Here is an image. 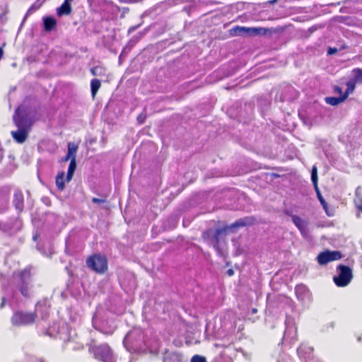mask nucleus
I'll use <instances>...</instances> for the list:
<instances>
[{
  "mask_svg": "<svg viewBox=\"0 0 362 362\" xmlns=\"http://www.w3.org/2000/svg\"><path fill=\"white\" fill-rule=\"evenodd\" d=\"M292 221L300 231L303 237H307L308 235V223L306 221L302 219L299 216H293Z\"/></svg>",
  "mask_w": 362,
  "mask_h": 362,
  "instance_id": "ddd939ff",
  "label": "nucleus"
},
{
  "mask_svg": "<svg viewBox=\"0 0 362 362\" xmlns=\"http://www.w3.org/2000/svg\"><path fill=\"white\" fill-rule=\"evenodd\" d=\"M89 351L95 359L101 362H120L106 344L90 346Z\"/></svg>",
  "mask_w": 362,
  "mask_h": 362,
  "instance_id": "f03ea898",
  "label": "nucleus"
},
{
  "mask_svg": "<svg viewBox=\"0 0 362 362\" xmlns=\"http://www.w3.org/2000/svg\"><path fill=\"white\" fill-rule=\"evenodd\" d=\"M36 238H37V236H34V237H33V239H34V240H36Z\"/></svg>",
  "mask_w": 362,
  "mask_h": 362,
  "instance_id": "58836bf2",
  "label": "nucleus"
},
{
  "mask_svg": "<svg viewBox=\"0 0 362 362\" xmlns=\"http://www.w3.org/2000/svg\"><path fill=\"white\" fill-rule=\"evenodd\" d=\"M102 71V68L100 67H94L91 69V73L93 75H99Z\"/></svg>",
  "mask_w": 362,
  "mask_h": 362,
  "instance_id": "c85d7f7f",
  "label": "nucleus"
},
{
  "mask_svg": "<svg viewBox=\"0 0 362 362\" xmlns=\"http://www.w3.org/2000/svg\"><path fill=\"white\" fill-rule=\"evenodd\" d=\"M105 321L103 318V312L101 309H98L93 317V325L96 329L105 334H111L113 329L107 330L105 328Z\"/></svg>",
  "mask_w": 362,
  "mask_h": 362,
  "instance_id": "1a4fd4ad",
  "label": "nucleus"
},
{
  "mask_svg": "<svg viewBox=\"0 0 362 362\" xmlns=\"http://www.w3.org/2000/svg\"><path fill=\"white\" fill-rule=\"evenodd\" d=\"M296 337V329L295 327H287L285 334L284 339L291 337L292 339H295Z\"/></svg>",
  "mask_w": 362,
  "mask_h": 362,
  "instance_id": "393cba45",
  "label": "nucleus"
},
{
  "mask_svg": "<svg viewBox=\"0 0 362 362\" xmlns=\"http://www.w3.org/2000/svg\"><path fill=\"white\" fill-rule=\"evenodd\" d=\"M39 309H40V305L37 306V309H36V312L37 313L39 311Z\"/></svg>",
  "mask_w": 362,
  "mask_h": 362,
  "instance_id": "4c0bfd02",
  "label": "nucleus"
},
{
  "mask_svg": "<svg viewBox=\"0 0 362 362\" xmlns=\"http://www.w3.org/2000/svg\"><path fill=\"white\" fill-rule=\"evenodd\" d=\"M69 160H70V158L67 155L62 159L63 161H68Z\"/></svg>",
  "mask_w": 362,
  "mask_h": 362,
  "instance_id": "f704fd0d",
  "label": "nucleus"
},
{
  "mask_svg": "<svg viewBox=\"0 0 362 362\" xmlns=\"http://www.w3.org/2000/svg\"><path fill=\"white\" fill-rule=\"evenodd\" d=\"M338 275L333 279L337 286L344 287L347 286L352 279V272L349 267L339 265L337 267Z\"/></svg>",
  "mask_w": 362,
  "mask_h": 362,
  "instance_id": "39448f33",
  "label": "nucleus"
},
{
  "mask_svg": "<svg viewBox=\"0 0 362 362\" xmlns=\"http://www.w3.org/2000/svg\"><path fill=\"white\" fill-rule=\"evenodd\" d=\"M311 180H312V181L315 185V187L317 190L318 199H319L320 203L322 204V205L323 206V208L325 209V210H326L327 204H326L325 201L324 200V199L322 198V195L320 194L318 189H317V167L316 166L313 167L312 173H311Z\"/></svg>",
  "mask_w": 362,
  "mask_h": 362,
  "instance_id": "4468645a",
  "label": "nucleus"
},
{
  "mask_svg": "<svg viewBox=\"0 0 362 362\" xmlns=\"http://www.w3.org/2000/svg\"><path fill=\"white\" fill-rule=\"evenodd\" d=\"M56 20L52 17L44 18V26L47 31L52 30L56 25Z\"/></svg>",
  "mask_w": 362,
  "mask_h": 362,
  "instance_id": "aec40b11",
  "label": "nucleus"
},
{
  "mask_svg": "<svg viewBox=\"0 0 362 362\" xmlns=\"http://www.w3.org/2000/svg\"><path fill=\"white\" fill-rule=\"evenodd\" d=\"M35 314L33 313L16 312L11 317V323L14 326H24L33 323Z\"/></svg>",
  "mask_w": 362,
  "mask_h": 362,
  "instance_id": "423d86ee",
  "label": "nucleus"
},
{
  "mask_svg": "<svg viewBox=\"0 0 362 362\" xmlns=\"http://www.w3.org/2000/svg\"><path fill=\"white\" fill-rule=\"evenodd\" d=\"M88 267L98 273H103L107 270V264L106 258L100 255H95L87 259Z\"/></svg>",
  "mask_w": 362,
  "mask_h": 362,
  "instance_id": "0eeeda50",
  "label": "nucleus"
},
{
  "mask_svg": "<svg viewBox=\"0 0 362 362\" xmlns=\"http://www.w3.org/2000/svg\"><path fill=\"white\" fill-rule=\"evenodd\" d=\"M334 90H335V92H337L339 94L342 93V89L340 87H338V86L335 87Z\"/></svg>",
  "mask_w": 362,
  "mask_h": 362,
  "instance_id": "473e14b6",
  "label": "nucleus"
},
{
  "mask_svg": "<svg viewBox=\"0 0 362 362\" xmlns=\"http://www.w3.org/2000/svg\"><path fill=\"white\" fill-rule=\"evenodd\" d=\"M138 119H139V120L141 119V117H138Z\"/></svg>",
  "mask_w": 362,
  "mask_h": 362,
  "instance_id": "a19ab883",
  "label": "nucleus"
},
{
  "mask_svg": "<svg viewBox=\"0 0 362 362\" xmlns=\"http://www.w3.org/2000/svg\"><path fill=\"white\" fill-rule=\"evenodd\" d=\"M138 119H139V120L141 119V117H138Z\"/></svg>",
  "mask_w": 362,
  "mask_h": 362,
  "instance_id": "79ce46f5",
  "label": "nucleus"
},
{
  "mask_svg": "<svg viewBox=\"0 0 362 362\" xmlns=\"http://www.w3.org/2000/svg\"><path fill=\"white\" fill-rule=\"evenodd\" d=\"M66 155L68 156V157L70 158L71 160H72L73 158L76 160V155L71 154L69 152H67Z\"/></svg>",
  "mask_w": 362,
  "mask_h": 362,
  "instance_id": "2f4dec72",
  "label": "nucleus"
},
{
  "mask_svg": "<svg viewBox=\"0 0 362 362\" xmlns=\"http://www.w3.org/2000/svg\"><path fill=\"white\" fill-rule=\"evenodd\" d=\"M346 100V96H344L343 95L339 97H329L326 98L325 100L327 103L331 105H337L342 102H344Z\"/></svg>",
  "mask_w": 362,
  "mask_h": 362,
  "instance_id": "412c9836",
  "label": "nucleus"
},
{
  "mask_svg": "<svg viewBox=\"0 0 362 362\" xmlns=\"http://www.w3.org/2000/svg\"><path fill=\"white\" fill-rule=\"evenodd\" d=\"M163 362H187L181 356L177 353L168 354L163 360Z\"/></svg>",
  "mask_w": 362,
  "mask_h": 362,
  "instance_id": "dca6fc26",
  "label": "nucleus"
},
{
  "mask_svg": "<svg viewBox=\"0 0 362 362\" xmlns=\"http://www.w3.org/2000/svg\"><path fill=\"white\" fill-rule=\"evenodd\" d=\"M36 362H43V361L41 360H39V361H37Z\"/></svg>",
  "mask_w": 362,
  "mask_h": 362,
  "instance_id": "ea45409f",
  "label": "nucleus"
},
{
  "mask_svg": "<svg viewBox=\"0 0 362 362\" xmlns=\"http://www.w3.org/2000/svg\"><path fill=\"white\" fill-rule=\"evenodd\" d=\"M356 206L358 210L362 212V200H361L360 202L356 203Z\"/></svg>",
  "mask_w": 362,
  "mask_h": 362,
  "instance_id": "7c9ffc66",
  "label": "nucleus"
},
{
  "mask_svg": "<svg viewBox=\"0 0 362 362\" xmlns=\"http://www.w3.org/2000/svg\"><path fill=\"white\" fill-rule=\"evenodd\" d=\"M353 78L352 79L357 83H362V69H354L352 71Z\"/></svg>",
  "mask_w": 362,
  "mask_h": 362,
  "instance_id": "b1692460",
  "label": "nucleus"
},
{
  "mask_svg": "<svg viewBox=\"0 0 362 362\" xmlns=\"http://www.w3.org/2000/svg\"><path fill=\"white\" fill-rule=\"evenodd\" d=\"M341 258V255L339 252L327 250L318 255L317 261L320 264L324 265L329 262L338 260Z\"/></svg>",
  "mask_w": 362,
  "mask_h": 362,
  "instance_id": "9b49d317",
  "label": "nucleus"
},
{
  "mask_svg": "<svg viewBox=\"0 0 362 362\" xmlns=\"http://www.w3.org/2000/svg\"><path fill=\"white\" fill-rule=\"evenodd\" d=\"M3 54H4V52H3L2 49L0 48V59L2 58Z\"/></svg>",
  "mask_w": 362,
  "mask_h": 362,
  "instance_id": "c9c22d12",
  "label": "nucleus"
},
{
  "mask_svg": "<svg viewBox=\"0 0 362 362\" xmlns=\"http://www.w3.org/2000/svg\"><path fill=\"white\" fill-rule=\"evenodd\" d=\"M66 177L65 178V174L64 172L59 173L56 177V185L59 189L63 190L65 186Z\"/></svg>",
  "mask_w": 362,
  "mask_h": 362,
  "instance_id": "a211bd4d",
  "label": "nucleus"
},
{
  "mask_svg": "<svg viewBox=\"0 0 362 362\" xmlns=\"http://www.w3.org/2000/svg\"><path fill=\"white\" fill-rule=\"evenodd\" d=\"M143 340L144 335L141 329L135 328L127 334L123 344L129 351H142L141 345Z\"/></svg>",
  "mask_w": 362,
  "mask_h": 362,
  "instance_id": "7ed1b4c3",
  "label": "nucleus"
},
{
  "mask_svg": "<svg viewBox=\"0 0 362 362\" xmlns=\"http://www.w3.org/2000/svg\"><path fill=\"white\" fill-rule=\"evenodd\" d=\"M13 204L16 208L21 211L23 207V195L21 192H16L14 194Z\"/></svg>",
  "mask_w": 362,
  "mask_h": 362,
  "instance_id": "f3484780",
  "label": "nucleus"
},
{
  "mask_svg": "<svg viewBox=\"0 0 362 362\" xmlns=\"http://www.w3.org/2000/svg\"><path fill=\"white\" fill-rule=\"evenodd\" d=\"M76 168V160L73 158L72 160H71V162L69 163V168H68V172H67V175H66L67 182L71 180Z\"/></svg>",
  "mask_w": 362,
  "mask_h": 362,
  "instance_id": "4be33fe9",
  "label": "nucleus"
},
{
  "mask_svg": "<svg viewBox=\"0 0 362 362\" xmlns=\"http://www.w3.org/2000/svg\"><path fill=\"white\" fill-rule=\"evenodd\" d=\"M250 223V218H246L244 219H240V220L237 221L236 222H235L234 223H233L232 225H230V226L227 227L226 228H225L223 230L218 229V230H216L215 232H214L212 230L209 231L207 233V234H209V233L213 234V240H211V244L213 245V247L217 250V252H218V254L220 255H223V252L222 251V249H221L218 245V243L220 241L219 237L221 236V235L227 230H233V228H235L244 226H246Z\"/></svg>",
  "mask_w": 362,
  "mask_h": 362,
  "instance_id": "20e7f679",
  "label": "nucleus"
},
{
  "mask_svg": "<svg viewBox=\"0 0 362 362\" xmlns=\"http://www.w3.org/2000/svg\"><path fill=\"white\" fill-rule=\"evenodd\" d=\"M78 149V146L74 143H69L68 144V152L71 154L76 155V153Z\"/></svg>",
  "mask_w": 362,
  "mask_h": 362,
  "instance_id": "bb28decb",
  "label": "nucleus"
},
{
  "mask_svg": "<svg viewBox=\"0 0 362 362\" xmlns=\"http://www.w3.org/2000/svg\"><path fill=\"white\" fill-rule=\"evenodd\" d=\"M296 295L298 299L303 303H307L311 300V294L304 285H298L296 287Z\"/></svg>",
  "mask_w": 362,
  "mask_h": 362,
  "instance_id": "f8f14e48",
  "label": "nucleus"
},
{
  "mask_svg": "<svg viewBox=\"0 0 362 362\" xmlns=\"http://www.w3.org/2000/svg\"><path fill=\"white\" fill-rule=\"evenodd\" d=\"M93 202L95 203V204H101V203H103L105 202V200L104 199H98V198H93L92 199Z\"/></svg>",
  "mask_w": 362,
  "mask_h": 362,
  "instance_id": "c756f323",
  "label": "nucleus"
},
{
  "mask_svg": "<svg viewBox=\"0 0 362 362\" xmlns=\"http://www.w3.org/2000/svg\"><path fill=\"white\" fill-rule=\"evenodd\" d=\"M228 274L229 276H232V275H233V271L232 269H228Z\"/></svg>",
  "mask_w": 362,
  "mask_h": 362,
  "instance_id": "72a5a7b5",
  "label": "nucleus"
},
{
  "mask_svg": "<svg viewBox=\"0 0 362 362\" xmlns=\"http://www.w3.org/2000/svg\"><path fill=\"white\" fill-rule=\"evenodd\" d=\"M18 276L20 281L18 284L19 289L24 296H27L28 295V288L30 281V272L29 269H25L21 272Z\"/></svg>",
  "mask_w": 362,
  "mask_h": 362,
  "instance_id": "9d476101",
  "label": "nucleus"
},
{
  "mask_svg": "<svg viewBox=\"0 0 362 362\" xmlns=\"http://www.w3.org/2000/svg\"><path fill=\"white\" fill-rule=\"evenodd\" d=\"M13 121L18 130L11 132V135L15 141L22 144L26 140L28 130L33 122V111L24 105H20L13 115Z\"/></svg>",
  "mask_w": 362,
  "mask_h": 362,
  "instance_id": "f257e3e1",
  "label": "nucleus"
},
{
  "mask_svg": "<svg viewBox=\"0 0 362 362\" xmlns=\"http://www.w3.org/2000/svg\"><path fill=\"white\" fill-rule=\"evenodd\" d=\"M90 86H91L92 95H93V97H94L97 91L98 90V89L100 87V82L98 79H93L91 81Z\"/></svg>",
  "mask_w": 362,
  "mask_h": 362,
  "instance_id": "a878e982",
  "label": "nucleus"
},
{
  "mask_svg": "<svg viewBox=\"0 0 362 362\" xmlns=\"http://www.w3.org/2000/svg\"><path fill=\"white\" fill-rule=\"evenodd\" d=\"M232 34L238 36H255L264 35L267 33V30L263 28H247L237 26L232 29Z\"/></svg>",
  "mask_w": 362,
  "mask_h": 362,
  "instance_id": "6e6552de",
  "label": "nucleus"
},
{
  "mask_svg": "<svg viewBox=\"0 0 362 362\" xmlns=\"http://www.w3.org/2000/svg\"><path fill=\"white\" fill-rule=\"evenodd\" d=\"M356 82H355L353 79H351V81H348L346 83V90L344 93V94L343 95L344 96H346V98L351 94L353 93V91L355 89V87H356Z\"/></svg>",
  "mask_w": 362,
  "mask_h": 362,
  "instance_id": "5701e85b",
  "label": "nucleus"
},
{
  "mask_svg": "<svg viewBox=\"0 0 362 362\" xmlns=\"http://www.w3.org/2000/svg\"><path fill=\"white\" fill-rule=\"evenodd\" d=\"M191 362H206V360L204 356L195 355L192 358Z\"/></svg>",
  "mask_w": 362,
  "mask_h": 362,
  "instance_id": "cd10ccee",
  "label": "nucleus"
},
{
  "mask_svg": "<svg viewBox=\"0 0 362 362\" xmlns=\"http://www.w3.org/2000/svg\"><path fill=\"white\" fill-rule=\"evenodd\" d=\"M313 349L310 346H308L306 345H302L300 346L298 349V354L299 357L300 358H307L312 354Z\"/></svg>",
  "mask_w": 362,
  "mask_h": 362,
  "instance_id": "6ab92c4d",
  "label": "nucleus"
},
{
  "mask_svg": "<svg viewBox=\"0 0 362 362\" xmlns=\"http://www.w3.org/2000/svg\"><path fill=\"white\" fill-rule=\"evenodd\" d=\"M73 0H65L62 5L57 8V15H69L71 11V3Z\"/></svg>",
  "mask_w": 362,
  "mask_h": 362,
  "instance_id": "2eb2a0df",
  "label": "nucleus"
},
{
  "mask_svg": "<svg viewBox=\"0 0 362 362\" xmlns=\"http://www.w3.org/2000/svg\"><path fill=\"white\" fill-rule=\"evenodd\" d=\"M257 312V310L255 308L252 309V313H255Z\"/></svg>",
  "mask_w": 362,
  "mask_h": 362,
  "instance_id": "e433bc0d",
  "label": "nucleus"
}]
</instances>
